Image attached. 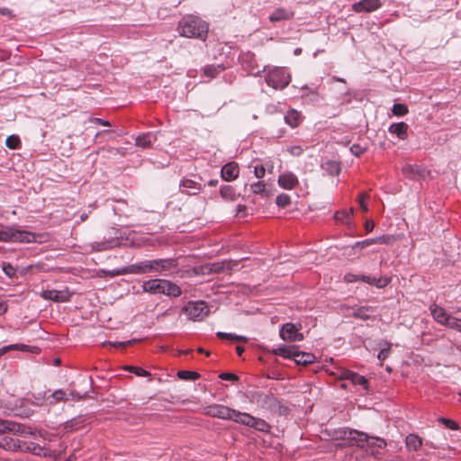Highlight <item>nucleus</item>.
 I'll list each match as a JSON object with an SVG mask.
<instances>
[{
  "label": "nucleus",
  "instance_id": "nucleus-60",
  "mask_svg": "<svg viewBox=\"0 0 461 461\" xmlns=\"http://www.w3.org/2000/svg\"><path fill=\"white\" fill-rule=\"evenodd\" d=\"M91 122L96 124H100L102 126L110 127L111 123L108 121H104L101 118H92Z\"/></svg>",
  "mask_w": 461,
  "mask_h": 461
},
{
  "label": "nucleus",
  "instance_id": "nucleus-39",
  "mask_svg": "<svg viewBox=\"0 0 461 461\" xmlns=\"http://www.w3.org/2000/svg\"><path fill=\"white\" fill-rule=\"evenodd\" d=\"M178 378L182 380H195L199 377L196 372L181 370L177 372Z\"/></svg>",
  "mask_w": 461,
  "mask_h": 461
},
{
  "label": "nucleus",
  "instance_id": "nucleus-45",
  "mask_svg": "<svg viewBox=\"0 0 461 461\" xmlns=\"http://www.w3.org/2000/svg\"><path fill=\"white\" fill-rule=\"evenodd\" d=\"M392 112L396 116H403L408 113V108L403 104H395L393 106Z\"/></svg>",
  "mask_w": 461,
  "mask_h": 461
},
{
  "label": "nucleus",
  "instance_id": "nucleus-63",
  "mask_svg": "<svg viewBox=\"0 0 461 461\" xmlns=\"http://www.w3.org/2000/svg\"><path fill=\"white\" fill-rule=\"evenodd\" d=\"M133 341L134 340H128V341H124V342H108V343L113 347H124L126 345L131 344Z\"/></svg>",
  "mask_w": 461,
  "mask_h": 461
},
{
  "label": "nucleus",
  "instance_id": "nucleus-3",
  "mask_svg": "<svg viewBox=\"0 0 461 461\" xmlns=\"http://www.w3.org/2000/svg\"><path fill=\"white\" fill-rule=\"evenodd\" d=\"M18 426L13 421L0 420V447L11 451H23L25 442L22 444L18 438L6 434V432L16 430Z\"/></svg>",
  "mask_w": 461,
  "mask_h": 461
},
{
  "label": "nucleus",
  "instance_id": "nucleus-33",
  "mask_svg": "<svg viewBox=\"0 0 461 461\" xmlns=\"http://www.w3.org/2000/svg\"><path fill=\"white\" fill-rule=\"evenodd\" d=\"M84 425V420L79 418L72 419L71 420H68L64 425V429L67 432L75 431L82 428Z\"/></svg>",
  "mask_w": 461,
  "mask_h": 461
},
{
  "label": "nucleus",
  "instance_id": "nucleus-9",
  "mask_svg": "<svg viewBox=\"0 0 461 461\" xmlns=\"http://www.w3.org/2000/svg\"><path fill=\"white\" fill-rule=\"evenodd\" d=\"M339 435L337 438H342L348 440V444L352 446H357L360 448H364L366 447L365 442L368 440V435L365 432L358 431L356 429L350 430H340L338 432Z\"/></svg>",
  "mask_w": 461,
  "mask_h": 461
},
{
  "label": "nucleus",
  "instance_id": "nucleus-11",
  "mask_svg": "<svg viewBox=\"0 0 461 461\" xmlns=\"http://www.w3.org/2000/svg\"><path fill=\"white\" fill-rule=\"evenodd\" d=\"M238 423L249 426L258 431L267 432L270 426L262 419L255 418L249 413L241 412Z\"/></svg>",
  "mask_w": 461,
  "mask_h": 461
},
{
  "label": "nucleus",
  "instance_id": "nucleus-23",
  "mask_svg": "<svg viewBox=\"0 0 461 461\" xmlns=\"http://www.w3.org/2000/svg\"><path fill=\"white\" fill-rule=\"evenodd\" d=\"M238 265L237 262L232 261H221L211 264L208 268L209 273H221L226 270H231Z\"/></svg>",
  "mask_w": 461,
  "mask_h": 461
},
{
  "label": "nucleus",
  "instance_id": "nucleus-30",
  "mask_svg": "<svg viewBox=\"0 0 461 461\" xmlns=\"http://www.w3.org/2000/svg\"><path fill=\"white\" fill-rule=\"evenodd\" d=\"M374 309L370 306H361L353 310V317L361 320H368Z\"/></svg>",
  "mask_w": 461,
  "mask_h": 461
},
{
  "label": "nucleus",
  "instance_id": "nucleus-15",
  "mask_svg": "<svg viewBox=\"0 0 461 461\" xmlns=\"http://www.w3.org/2000/svg\"><path fill=\"white\" fill-rule=\"evenodd\" d=\"M150 266V272H161L163 270H169L177 266L176 260L174 258H163L149 260Z\"/></svg>",
  "mask_w": 461,
  "mask_h": 461
},
{
  "label": "nucleus",
  "instance_id": "nucleus-56",
  "mask_svg": "<svg viewBox=\"0 0 461 461\" xmlns=\"http://www.w3.org/2000/svg\"><path fill=\"white\" fill-rule=\"evenodd\" d=\"M367 198V194L366 193H362L360 195H359V198H358V203L361 207V209L364 211V212H366L368 210L367 208V204L366 203V199Z\"/></svg>",
  "mask_w": 461,
  "mask_h": 461
},
{
  "label": "nucleus",
  "instance_id": "nucleus-14",
  "mask_svg": "<svg viewBox=\"0 0 461 461\" xmlns=\"http://www.w3.org/2000/svg\"><path fill=\"white\" fill-rule=\"evenodd\" d=\"M402 172L411 180L424 178L427 175V170L420 165H405L402 167Z\"/></svg>",
  "mask_w": 461,
  "mask_h": 461
},
{
  "label": "nucleus",
  "instance_id": "nucleus-34",
  "mask_svg": "<svg viewBox=\"0 0 461 461\" xmlns=\"http://www.w3.org/2000/svg\"><path fill=\"white\" fill-rule=\"evenodd\" d=\"M154 140L153 136L149 133L140 135L135 140V144L138 147L148 148Z\"/></svg>",
  "mask_w": 461,
  "mask_h": 461
},
{
  "label": "nucleus",
  "instance_id": "nucleus-64",
  "mask_svg": "<svg viewBox=\"0 0 461 461\" xmlns=\"http://www.w3.org/2000/svg\"><path fill=\"white\" fill-rule=\"evenodd\" d=\"M0 14L1 15H7V16L13 17L12 11L10 9H8V8H5V7L0 8Z\"/></svg>",
  "mask_w": 461,
  "mask_h": 461
},
{
  "label": "nucleus",
  "instance_id": "nucleus-16",
  "mask_svg": "<svg viewBox=\"0 0 461 461\" xmlns=\"http://www.w3.org/2000/svg\"><path fill=\"white\" fill-rule=\"evenodd\" d=\"M150 272L149 260L140 261L121 268L118 273L141 275Z\"/></svg>",
  "mask_w": 461,
  "mask_h": 461
},
{
  "label": "nucleus",
  "instance_id": "nucleus-31",
  "mask_svg": "<svg viewBox=\"0 0 461 461\" xmlns=\"http://www.w3.org/2000/svg\"><path fill=\"white\" fill-rule=\"evenodd\" d=\"M405 443L410 450L416 451L421 447L422 441L417 435L410 434L406 437Z\"/></svg>",
  "mask_w": 461,
  "mask_h": 461
},
{
  "label": "nucleus",
  "instance_id": "nucleus-21",
  "mask_svg": "<svg viewBox=\"0 0 461 461\" xmlns=\"http://www.w3.org/2000/svg\"><path fill=\"white\" fill-rule=\"evenodd\" d=\"M41 296L45 300H50L57 303H64L69 301V294L67 292L57 291V290H46L43 291Z\"/></svg>",
  "mask_w": 461,
  "mask_h": 461
},
{
  "label": "nucleus",
  "instance_id": "nucleus-10",
  "mask_svg": "<svg viewBox=\"0 0 461 461\" xmlns=\"http://www.w3.org/2000/svg\"><path fill=\"white\" fill-rule=\"evenodd\" d=\"M301 327V324L287 322L282 326L279 335L283 340L301 341L303 339V335L299 332Z\"/></svg>",
  "mask_w": 461,
  "mask_h": 461
},
{
  "label": "nucleus",
  "instance_id": "nucleus-41",
  "mask_svg": "<svg viewBox=\"0 0 461 461\" xmlns=\"http://www.w3.org/2000/svg\"><path fill=\"white\" fill-rule=\"evenodd\" d=\"M384 348H383L378 355H377V358L380 360V361H384V359H386L389 355H390V352H391V343L390 342H387V341H384L383 342Z\"/></svg>",
  "mask_w": 461,
  "mask_h": 461
},
{
  "label": "nucleus",
  "instance_id": "nucleus-42",
  "mask_svg": "<svg viewBox=\"0 0 461 461\" xmlns=\"http://www.w3.org/2000/svg\"><path fill=\"white\" fill-rule=\"evenodd\" d=\"M217 337L221 339H230V340H242V341H247V338L245 337H242V336H238V335H234V334H231V333H225V332H217Z\"/></svg>",
  "mask_w": 461,
  "mask_h": 461
},
{
  "label": "nucleus",
  "instance_id": "nucleus-36",
  "mask_svg": "<svg viewBox=\"0 0 461 461\" xmlns=\"http://www.w3.org/2000/svg\"><path fill=\"white\" fill-rule=\"evenodd\" d=\"M221 196L223 199L234 201L236 199L235 190L230 185H224L220 190Z\"/></svg>",
  "mask_w": 461,
  "mask_h": 461
},
{
  "label": "nucleus",
  "instance_id": "nucleus-20",
  "mask_svg": "<svg viewBox=\"0 0 461 461\" xmlns=\"http://www.w3.org/2000/svg\"><path fill=\"white\" fill-rule=\"evenodd\" d=\"M180 190L188 195H195L202 190V185L192 179L185 178L181 181Z\"/></svg>",
  "mask_w": 461,
  "mask_h": 461
},
{
  "label": "nucleus",
  "instance_id": "nucleus-4",
  "mask_svg": "<svg viewBox=\"0 0 461 461\" xmlns=\"http://www.w3.org/2000/svg\"><path fill=\"white\" fill-rule=\"evenodd\" d=\"M203 413L210 417L238 422L241 412L224 405L212 404L203 408Z\"/></svg>",
  "mask_w": 461,
  "mask_h": 461
},
{
  "label": "nucleus",
  "instance_id": "nucleus-5",
  "mask_svg": "<svg viewBox=\"0 0 461 461\" xmlns=\"http://www.w3.org/2000/svg\"><path fill=\"white\" fill-rule=\"evenodd\" d=\"M291 81L290 74L285 68H275L271 69L267 77V84L275 89H284Z\"/></svg>",
  "mask_w": 461,
  "mask_h": 461
},
{
  "label": "nucleus",
  "instance_id": "nucleus-40",
  "mask_svg": "<svg viewBox=\"0 0 461 461\" xmlns=\"http://www.w3.org/2000/svg\"><path fill=\"white\" fill-rule=\"evenodd\" d=\"M276 205L281 208H285L291 203V198L286 194H280L276 199Z\"/></svg>",
  "mask_w": 461,
  "mask_h": 461
},
{
  "label": "nucleus",
  "instance_id": "nucleus-58",
  "mask_svg": "<svg viewBox=\"0 0 461 461\" xmlns=\"http://www.w3.org/2000/svg\"><path fill=\"white\" fill-rule=\"evenodd\" d=\"M344 279L348 283H353V282H357L358 280H361L360 279V276H356L354 274H347V275H345Z\"/></svg>",
  "mask_w": 461,
  "mask_h": 461
},
{
  "label": "nucleus",
  "instance_id": "nucleus-27",
  "mask_svg": "<svg viewBox=\"0 0 461 461\" xmlns=\"http://www.w3.org/2000/svg\"><path fill=\"white\" fill-rule=\"evenodd\" d=\"M296 348H297L294 346H282V347L274 348L271 352H272V354H274L276 356H280L285 358L294 360Z\"/></svg>",
  "mask_w": 461,
  "mask_h": 461
},
{
  "label": "nucleus",
  "instance_id": "nucleus-52",
  "mask_svg": "<svg viewBox=\"0 0 461 461\" xmlns=\"http://www.w3.org/2000/svg\"><path fill=\"white\" fill-rule=\"evenodd\" d=\"M266 174V169L262 165H257L254 167V175L257 178H262Z\"/></svg>",
  "mask_w": 461,
  "mask_h": 461
},
{
  "label": "nucleus",
  "instance_id": "nucleus-46",
  "mask_svg": "<svg viewBox=\"0 0 461 461\" xmlns=\"http://www.w3.org/2000/svg\"><path fill=\"white\" fill-rule=\"evenodd\" d=\"M326 169L330 172V175H338L340 171L339 164L335 161H328L326 164Z\"/></svg>",
  "mask_w": 461,
  "mask_h": 461
},
{
  "label": "nucleus",
  "instance_id": "nucleus-1",
  "mask_svg": "<svg viewBox=\"0 0 461 461\" xmlns=\"http://www.w3.org/2000/svg\"><path fill=\"white\" fill-rule=\"evenodd\" d=\"M177 31L182 37L205 41L209 31V25L199 16L187 14L178 22Z\"/></svg>",
  "mask_w": 461,
  "mask_h": 461
},
{
  "label": "nucleus",
  "instance_id": "nucleus-7",
  "mask_svg": "<svg viewBox=\"0 0 461 461\" xmlns=\"http://www.w3.org/2000/svg\"><path fill=\"white\" fill-rule=\"evenodd\" d=\"M182 312L194 321H200L209 314V308L203 301L189 302L183 307Z\"/></svg>",
  "mask_w": 461,
  "mask_h": 461
},
{
  "label": "nucleus",
  "instance_id": "nucleus-51",
  "mask_svg": "<svg viewBox=\"0 0 461 461\" xmlns=\"http://www.w3.org/2000/svg\"><path fill=\"white\" fill-rule=\"evenodd\" d=\"M350 151L355 156L359 157L366 151V148L360 146L359 144H353L350 148Z\"/></svg>",
  "mask_w": 461,
  "mask_h": 461
},
{
  "label": "nucleus",
  "instance_id": "nucleus-62",
  "mask_svg": "<svg viewBox=\"0 0 461 461\" xmlns=\"http://www.w3.org/2000/svg\"><path fill=\"white\" fill-rule=\"evenodd\" d=\"M375 228V222L371 220H367L366 221V223H365V229L367 232H370L374 230Z\"/></svg>",
  "mask_w": 461,
  "mask_h": 461
},
{
  "label": "nucleus",
  "instance_id": "nucleus-26",
  "mask_svg": "<svg viewBox=\"0 0 461 461\" xmlns=\"http://www.w3.org/2000/svg\"><path fill=\"white\" fill-rule=\"evenodd\" d=\"M408 128V124L403 122L393 123L389 127V132L392 134H395L401 140H405L407 138Z\"/></svg>",
  "mask_w": 461,
  "mask_h": 461
},
{
  "label": "nucleus",
  "instance_id": "nucleus-48",
  "mask_svg": "<svg viewBox=\"0 0 461 461\" xmlns=\"http://www.w3.org/2000/svg\"><path fill=\"white\" fill-rule=\"evenodd\" d=\"M127 369L130 371V372H132L134 373L136 375L138 376H149L150 375L149 372H148L147 370L141 368V367H138V366H128Z\"/></svg>",
  "mask_w": 461,
  "mask_h": 461
},
{
  "label": "nucleus",
  "instance_id": "nucleus-50",
  "mask_svg": "<svg viewBox=\"0 0 461 461\" xmlns=\"http://www.w3.org/2000/svg\"><path fill=\"white\" fill-rule=\"evenodd\" d=\"M3 270L9 277H13L16 274V269L9 263H4Z\"/></svg>",
  "mask_w": 461,
  "mask_h": 461
},
{
  "label": "nucleus",
  "instance_id": "nucleus-8",
  "mask_svg": "<svg viewBox=\"0 0 461 461\" xmlns=\"http://www.w3.org/2000/svg\"><path fill=\"white\" fill-rule=\"evenodd\" d=\"M254 399L257 403L263 409L269 410L273 412H278L279 414H285L286 408L283 407L279 401L272 395L266 394L263 393H257L254 395Z\"/></svg>",
  "mask_w": 461,
  "mask_h": 461
},
{
  "label": "nucleus",
  "instance_id": "nucleus-32",
  "mask_svg": "<svg viewBox=\"0 0 461 461\" xmlns=\"http://www.w3.org/2000/svg\"><path fill=\"white\" fill-rule=\"evenodd\" d=\"M120 245V241L115 239L106 240L102 242H95L94 248L98 251L106 250L117 247Z\"/></svg>",
  "mask_w": 461,
  "mask_h": 461
},
{
  "label": "nucleus",
  "instance_id": "nucleus-6",
  "mask_svg": "<svg viewBox=\"0 0 461 461\" xmlns=\"http://www.w3.org/2000/svg\"><path fill=\"white\" fill-rule=\"evenodd\" d=\"M34 235L29 231L16 230L13 227L0 228V241L3 242H32Z\"/></svg>",
  "mask_w": 461,
  "mask_h": 461
},
{
  "label": "nucleus",
  "instance_id": "nucleus-54",
  "mask_svg": "<svg viewBox=\"0 0 461 461\" xmlns=\"http://www.w3.org/2000/svg\"><path fill=\"white\" fill-rule=\"evenodd\" d=\"M219 377L221 380H226V381H238L239 380V377L235 374H232V373H221L219 375Z\"/></svg>",
  "mask_w": 461,
  "mask_h": 461
},
{
  "label": "nucleus",
  "instance_id": "nucleus-28",
  "mask_svg": "<svg viewBox=\"0 0 461 461\" xmlns=\"http://www.w3.org/2000/svg\"><path fill=\"white\" fill-rule=\"evenodd\" d=\"M250 190L255 194L268 197L271 192L267 190V184L264 181H258L250 185Z\"/></svg>",
  "mask_w": 461,
  "mask_h": 461
},
{
  "label": "nucleus",
  "instance_id": "nucleus-25",
  "mask_svg": "<svg viewBox=\"0 0 461 461\" xmlns=\"http://www.w3.org/2000/svg\"><path fill=\"white\" fill-rule=\"evenodd\" d=\"M360 279H361V281H363L366 284L372 285H375L378 288L385 287L391 281L390 278L385 277V276H381L379 278H376V277H372V276H365V275L360 276Z\"/></svg>",
  "mask_w": 461,
  "mask_h": 461
},
{
  "label": "nucleus",
  "instance_id": "nucleus-38",
  "mask_svg": "<svg viewBox=\"0 0 461 461\" xmlns=\"http://www.w3.org/2000/svg\"><path fill=\"white\" fill-rule=\"evenodd\" d=\"M50 397L52 398V400L50 401V404L58 403L60 402H66L68 400L66 392L61 389L53 392Z\"/></svg>",
  "mask_w": 461,
  "mask_h": 461
},
{
  "label": "nucleus",
  "instance_id": "nucleus-53",
  "mask_svg": "<svg viewBox=\"0 0 461 461\" xmlns=\"http://www.w3.org/2000/svg\"><path fill=\"white\" fill-rule=\"evenodd\" d=\"M451 321L449 329L461 332V319L454 317Z\"/></svg>",
  "mask_w": 461,
  "mask_h": 461
},
{
  "label": "nucleus",
  "instance_id": "nucleus-22",
  "mask_svg": "<svg viewBox=\"0 0 461 461\" xmlns=\"http://www.w3.org/2000/svg\"><path fill=\"white\" fill-rule=\"evenodd\" d=\"M294 16V13L286 8H277L270 15L269 20L272 23L291 20Z\"/></svg>",
  "mask_w": 461,
  "mask_h": 461
},
{
  "label": "nucleus",
  "instance_id": "nucleus-35",
  "mask_svg": "<svg viewBox=\"0 0 461 461\" xmlns=\"http://www.w3.org/2000/svg\"><path fill=\"white\" fill-rule=\"evenodd\" d=\"M23 450H27V451H30L32 453H33L34 455H37V456H46L47 455V449L40 447L39 445L35 444V443H30L29 445H27L25 443L24 447H23Z\"/></svg>",
  "mask_w": 461,
  "mask_h": 461
},
{
  "label": "nucleus",
  "instance_id": "nucleus-13",
  "mask_svg": "<svg viewBox=\"0 0 461 461\" xmlns=\"http://www.w3.org/2000/svg\"><path fill=\"white\" fill-rule=\"evenodd\" d=\"M382 6L381 0H361L352 5V10L356 13H371Z\"/></svg>",
  "mask_w": 461,
  "mask_h": 461
},
{
  "label": "nucleus",
  "instance_id": "nucleus-44",
  "mask_svg": "<svg viewBox=\"0 0 461 461\" xmlns=\"http://www.w3.org/2000/svg\"><path fill=\"white\" fill-rule=\"evenodd\" d=\"M20 138L17 135H10L5 140V144L9 149H17L20 145Z\"/></svg>",
  "mask_w": 461,
  "mask_h": 461
},
{
  "label": "nucleus",
  "instance_id": "nucleus-59",
  "mask_svg": "<svg viewBox=\"0 0 461 461\" xmlns=\"http://www.w3.org/2000/svg\"><path fill=\"white\" fill-rule=\"evenodd\" d=\"M34 403L37 405H42L45 402V393L41 394V393L38 395L33 394Z\"/></svg>",
  "mask_w": 461,
  "mask_h": 461
},
{
  "label": "nucleus",
  "instance_id": "nucleus-19",
  "mask_svg": "<svg viewBox=\"0 0 461 461\" xmlns=\"http://www.w3.org/2000/svg\"><path fill=\"white\" fill-rule=\"evenodd\" d=\"M365 444L366 447L363 449L369 452L373 456L378 455V451L375 449L376 447L384 448L386 447L385 440L378 437L368 436V440H366Z\"/></svg>",
  "mask_w": 461,
  "mask_h": 461
},
{
  "label": "nucleus",
  "instance_id": "nucleus-24",
  "mask_svg": "<svg viewBox=\"0 0 461 461\" xmlns=\"http://www.w3.org/2000/svg\"><path fill=\"white\" fill-rule=\"evenodd\" d=\"M315 359H316V357L312 353L299 351L296 348L294 361L297 365L306 366L308 364L313 363L315 361Z\"/></svg>",
  "mask_w": 461,
  "mask_h": 461
},
{
  "label": "nucleus",
  "instance_id": "nucleus-55",
  "mask_svg": "<svg viewBox=\"0 0 461 461\" xmlns=\"http://www.w3.org/2000/svg\"><path fill=\"white\" fill-rule=\"evenodd\" d=\"M5 348H7V352L14 349H18L21 351H26L28 350V346L24 344H12L8 346H5Z\"/></svg>",
  "mask_w": 461,
  "mask_h": 461
},
{
  "label": "nucleus",
  "instance_id": "nucleus-17",
  "mask_svg": "<svg viewBox=\"0 0 461 461\" xmlns=\"http://www.w3.org/2000/svg\"><path fill=\"white\" fill-rule=\"evenodd\" d=\"M277 183L282 188L292 190L299 184V181L294 174L286 172L279 176Z\"/></svg>",
  "mask_w": 461,
  "mask_h": 461
},
{
  "label": "nucleus",
  "instance_id": "nucleus-18",
  "mask_svg": "<svg viewBox=\"0 0 461 461\" xmlns=\"http://www.w3.org/2000/svg\"><path fill=\"white\" fill-rule=\"evenodd\" d=\"M240 168L237 163L229 162L225 164L221 171V177L225 181H232L236 179L239 176Z\"/></svg>",
  "mask_w": 461,
  "mask_h": 461
},
{
  "label": "nucleus",
  "instance_id": "nucleus-47",
  "mask_svg": "<svg viewBox=\"0 0 461 461\" xmlns=\"http://www.w3.org/2000/svg\"><path fill=\"white\" fill-rule=\"evenodd\" d=\"M351 383L354 385H361L363 388L367 389V380L365 378V376L360 375L357 373L355 375V376H353Z\"/></svg>",
  "mask_w": 461,
  "mask_h": 461
},
{
  "label": "nucleus",
  "instance_id": "nucleus-37",
  "mask_svg": "<svg viewBox=\"0 0 461 461\" xmlns=\"http://www.w3.org/2000/svg\"><path fill=\"white\" fill-rule=\"evenodd\" d=\"M354 209L350 208L349 211H339L335 213V219L346 224H349L350 217L353 214Z\"/></svg>",
  "mask_w": 461,
  "mask_h": 461
},
{
  "label": "nucleus",
  "instance_id": "nucleus-2",
  "mask_svg": "<svg viewBox=\"0 0 461 461\" xmlns=\"http://www.w3.org/2000/svg\"><path fill=\"white\" fill-rule=\"evenodd\" d=\"M142 290L151 294H165L178 297L182 294L181 288L175 283L166 279H150L143 282Z\"/></svg>",
  "mask_w": 461,
  "mask_h": 461
},
{
  "label": "nucleus",
  "instance_id": "nucleus-49",
  "mask_svg": "<svg viewBox=\"0 0 461 461\" xmlns=\"http://www.w3.org/2000/svg\"><path fill=\"white\" fill-rule=\"evenodd\" d=\"M439 421L445 425V427H447V429H453V430H456L458 429V425L456 421L452 420H448V419H446V418H440L439 419Z\"/></svg>",
  "mask_w": 461,
  "mask_h": 461
},
{
  "label": "nucleus",
  "instance_id": "nucleus-57",
  "mask_svg": "<svg viewBox=\"0 0 461 461\" xmlns=\"http://www.w3.org/2000/svg\"><path fill=\"white\" fill-rule=\"evenodd\" d=\"M319 94L316 89L310 90L309 93L303 94V97H310L312 101H316L318 99Z\"/></svg>",
  "mask_w": 461,
  "mask_h": 461
},
{
  "label": "nucleus",
  "instance_id": "nucleus-61",
  "mask_svg": "<svg viewBox=\"0 0 461 461\" xmlns=\"http://www.w3.org/2000/svg\"><path fill=\"white\" fill-rule=\"evenodd\" d=\"M356 374L357 373H355L353 371L346 370L342 373V378L351 382V380L353 379V376H355Z\"/></svg>",
  "mask_w": 461,
  "mask_h": 461
},
{
  "label": "nucleus",
  "instance_id": "nucleus-43",
  "mask_svg": "<svg viewBox=\"0 0 461 461\" xmlns=\"http://www.w3.org/2000/svg\"><path fill=\"white\" fill-rule=\"evenodd\" d=\"M396 240L397 238L394 235H383L375 238V241H376V244H392Z\"/></svg>",
  "mask_w": 461,
  "mask_h": 461
},
{
  "label": "nucleus",
  "instance_id": "nucleus-12",
  "mask_svg": "<svg viewBox=\"0 0 461 461\" xmlns=\"http://www.w3.org/2000/svg\"><path fill=\"white\" fill-rule=\"evenodd\" d=\"M430 312L433 319L441 325L449 328L450 322L454 316L448 314L444 308L433 304L430 306Z\"/></svg>",
  "mask_w": 461,
  "mask_h": 461
},
{
  "label": "nucleus",
  "instance_id": "nucleus-29",
  "mask_svg": "<svg viewBox=\"0 0 461 461\" xmlns=\"http://www.w3.org/2000/svg\"><path fill=\"white\" fill-rule=\"evenodd\" d=\"M285 121L287 124H289L292 128L297 127L302 122V115L295 110L289 111L285 116Z\"/></svg>",
  "mask_w": 461,
  "mask_h": 461
}]
</instances>
